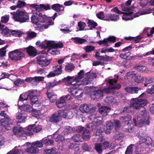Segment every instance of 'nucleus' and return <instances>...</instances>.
Here are the masks:
<instances>
[{
  "label": "nucleus",
  "mask_w": 154,
  "mask_h": 154,
  "mask_svg": "<svg viewBox=\"0 0 154 154\" xmlns=\"http://www.w3.org/2000/svg\"><path fill=\"white\" fill-rule=\"evenodd\" d=\"M142 113L137 116L136 118L133 119V121L135 125L138 124L140 126L143 125H148L150 123L149 120V115L144 108H142Z\"/></svg>",
  "instance_id": "f257e3e1"
},
{
  "label": "nucleus",
  "mask_w": 154,
  "mask_h": 154,
  "mask_svg": "<svg viewBox=\"0 0 154 154\" xmlns=\"http://www.w3.org/2000/svg\"><path fill=\"white\" fill-rule=\"evenodd\" d=\"M13 16V18L15 21L20 23H23L28 21L29 19L28 14L25 12L21 11L11 13Z\"/></svg>",
  "instance_id": "f03ea898"
},
{
  "label": "nucleus",
  "mask_w": 154,
  "mask_h": 154,
  "mask_svg": "<svg viewBox=\"0 0 154 154\" xmlns=\"http://www.w3.org/2000/svg\"><path fill=\"white\" fill-rule=\"evenodd\" d=\"M148 103V100L144 98H133L131 99L130 106L134 109H139V111L142 113V108H144Z\"/></svg>",
  "instance_id": "7ed1b4c3"
},
{
  "label": "nucleus",
  "mask_w": 154,
  "mask_h": 154,
  "mask_svg": "<svg viewBox=\"0 0 154 154\" xmlns=\"http://www.w3.org/2000/svg\"><path fill=\"white\" fill-rule=\"evenodd\" d=\"M35 11V12L32 16L31 18L32 23L38 25L40 23L46 22L48 19V17L45 15H42L40 11Z\"/></svg>",
  "instance_id": "20e7f679"
},
{
  "label": "nucleus",
  "mask_w": 154,
  "mask_h": 154,
  "mask_svg": "<svg viewBox=\"0 0 154 154\" xmlns=\"http://www.w3.org/2000/svg\"><path fill=\"white\" fill-rule=\"evenodd\" d=\"M13 131L14 134L17 137H21L23 140L26 138V136L31 135L32 134L31 132H26L22 127H16L14 128Z\"/></svg>",
  "instance_id": "39448f33"
},
{
  "label": "nucleus",
  "mask_w": 154,
  "mask_h": 154,
  "mask_svg": "<svg viewBox=\"0 0 154 154\" xmlns=\"http://www.w3.org/2000/svg\"><path fill=\"white\" fill-rule=\"evenodd\" d=\"M9 57L12 60H19L24 57L25 54L17 49L10 52L8 54Z\"/></svg>",
  "instance_id": "423d86ee"
},
{
  "label": "nucleus",
  "mask_w": 154,
  "mask_h": 154,
  "mask_svg": "<svg viewBox=\"0 0 154 154\" xmlns=\"http://www.w3.org/2000/svg\"><path fill=\"white\" fill-rule=\"evenodd\" d=\"M60 121L62 120V118H63L67 119H71L73 116V114L72 112L67 110H60L56 112Z\"/></svg>",
  "instance_id": "0eeeda50"
},
{
  "label": "nucleus",
  "mask_w": 154,
  "mask_h": 154,
  "mask_svg": "<svg viewBox=\"0 0 154 154\" xmlns=\"http://www.w3.org/2000/svg\"><path fill=\"white\" fill-rule=\"evenodd\" d=\"M96 109L95 107L91 105H88L84 103L81 105L79 107V109L83 113H92L94 112Z\"/></svg>",
  "instance_id": "6e6552de"
},
{
  "label": "nucleus",
  "mask_w": 154,
  "mask_h": 154,
  "mask_svg": "<svg viewBox=\"0 0 154 154\" xmlns=\"http://www.w3.org/2000/svg\"><path fill=\"white\" fill-rule=\"evenodd\" d=\"M37 62L42 67H45L50 63L51 61L48 60L43 55H40L36 57Z\"/></svg>",
  "instance_id": "1a4fd4ad"
},
{
  "label": "nucleus",
  "mask_w": 154,
  "mask_h": 154,
  "mask_svg": "<svg viewBox=\"0 0 154 154\" xmlns=\"http://www.w3.org/2000/svg\"><path fill=\"white\" fill-rule=\"evenodd\" d=\"M90 97L93 100H100L103 97V92L102 89L94 90L92 91L90 94Z\"/></svg>",
  "instance_id": "9d476101"
},
{
  "label": "nucleus",
  "mask_w": 154,
  "mask_h": 154,
  "mask_svg": "<svg viewBox=\"0 0 154 154\" xmlns=\"http://www.w3.org/2000/svg\"><path fill=\"white\" fill-rule=\"evenodd\" d=\"M44 77L43 76H35L34 77H27L25 80L26 82L30 83L32 86L37 85L39 82L44 80Z\"/></svg>",
  "instance_id": "9b49d317"
},
{
  "label": "nucleus",
  "mask_w": 154,
  "mask_h": 154,
  "mask_svg": "<svg viewBox=\"0 0 154 154\" xmlns=\"http://www.w3.org/2000/svg\"><path fill=\"white\" fill-rule=\"evenodd\" d=\"M29 6L31 8L35 9V11H43V10L47 11L51 9V6L48 4L46 5L41 4L39 5H38L36 3H35L30 4Z\"/></svg>",
  "instance_id": "f8f14e48"
},
{
  "label": "nucleus",
  "mask_w": 154,
  "mask_h": 154,
  "mask_svg": "<svg viewBox=\"0 0 154 154\" xmlns=\"http://www.w3.org/2000/svg\"><path fill=\"white\" fill-rule=\"evenodd\" d=\"M62 82L65 83V84L67 86L72 85L74 86L78 85L75 82V80H74L73 76L71 77L68 76L62 79Z\"/></svg>",
  "instance_id": "ddd939ff"
},
{
  "label": "nucleus",
  "mask_w": 154,
  "mask_h": 154,
  "mask_svg": "<svg viewBox=\"0 0 154 154\" xmlns=\"http://www.w3.org/2000/svg\"><path fill=\"white\" fill-rule=\"evenodd\" d=\"M153 141L152 139L149 137H142L140 140L137 142V144L141 145L142 143H144L148 147L149 146L152 145Z\"/></svg>",
  "instance_id": "4468645a"
},
{
  "label": "nucleus",
  "mask_w": 154,
  "mask_h": 154,
  "mask_svg": "<svg viewBox=\"0 0 154 154\" xmlns=\"http://www.w3.org/2000/svg\"><path fill=\"white\" fill-rule=\"evenodd\" d=\"M13 122L9 117L5 119H2L0 120V128L7 129V126L11 125Z\"/></svg>",
  "instance_id": "2eb2a0df"
},
{
  "label": "nucleus",
  "mask_w": 154,
  "mask_h": 154,
  "mask_svg": "<svg viewBox=\"0 0 154 154\" xmlns=\"http://www.w3.org/2000/svg\"><path fill=\"white\" fill-rule=\"evenodd\" d=\"M25 49L29 55L32 57H34L37 54L36 49L32 46H30L26 48Z\"/></svg>",
  "instance_id": "dca6fc26"
},
{
  "label": "nucleus",
  "mask_w": 154,
  "mask_h": 154,
  "mask_svg": "<svg viewBox=\"0 0 154 154\" xmlns=\"http://www.w3.org/2000/svg\"><path fill=\"white\" fill-rule=\"evenodd\" d=\"M51 8L56 11L58 12V13L59 15L63 14L64 10V7L63 5L59 4H53L51 6Z\"/></svg>",
  "instance_id": "f3484780"
},
{
  "label": "nucleus",
  "mask_w": 154,
  "mask_h": 154,
  "mask_svg": "<svg viewBox=\"0 0 154 154\" xmlns=\"http://www.w3.org/2000/svg\"><path fill=\"white\" fill-rule=\"evenodd\" d=\"M27 117L26 114L24 112L22 111L18 112L16 114V118L19 122H25V119Z\"/></svg>",
  "instance_id": "a211bd4d"
},
{
  "label": "nucleus",
  "mask_w": 154,
  "mask_h": 154,
  "mask_svg": "<svg viewBox=\"0 0 154 154\" xmlns=\"http://www.w3.org/2000/svg\"><path fill=\"white\" fill-rule=\"evenodd\" d=\"M119 17L118 14H109L108 15H105L104 20L108 21H117L119 19Z\"/></svg>",
  "instance_id": "6ab92c4d"
},
{
  "label": "nucleus",
  "mask_w": 154,
  "mask_h": 154,
  "mask_svg": "<svg viewBox=\"0 0 154 154\" xmlns=\"http://www.w3.org/2000/svg\"><path fill=\"white\" fill-rule=\"evenodd\" d=\"M111 110L110 107L107 106H103L100 108L99 109L100 113L103 116H105L108 115V113Z\"/></svg>",
  "instance_id": "aec40b11"
},
{
  "label": "nucleus",
  "mask_w": 154,
  "mask_h": 154,
  "mask_svg": "<svg viewBox=\"0 0 154 154\" xmlns=\"http://www.w3.org/2000/svg\"><path fill=\"white\" fill-rule=\"evenodd\" d=\"M102 121L101 120H97L96 122L92 121L91 122V130L94 131L98 128L102 123Z\"/></svg>",
  "instance_id": "412c9836"
},
{
  "label": "nucleus",
  "mask_w": 154,
  "mask_h": 154,
  "mask_svg": "<svg viewBox=\"0 0 154 154\" xmlns=\"http://www.w3.org/2000/svg\"><path fill=\"white\" fill-rule=\"evenodd\" d=\"M68 91L69 92L71 93V95L74 96H76V97H81L82 96L81 95L82 94V93L81 92L79 94V95H76V94L79 92H80V91L79 90H78L75 87H74V88H68Z\"/></svg>",
  "instance_id": "4be33fe9"
},
{
  "label": "nucleus",
  "mask_w": 154,
  "mask_h": 154,
  "mask_svg": "<svg viewBox=\"0 0 154 154\" xmlns=\"http://www.w3.org/2000/svg\"><path fill=\"white\" fill-rule=\"evenodd\" d=\"M141 90L140 88L136 87H130L128 86L125 89V91L131 94L137 93L138 91Z\"/></svg>",
  "instance_id": "5701e85b"
},
{
  "label": "nucleus",
  "mask_w": 154,
  "mask_h": 154,
  "mask_svg": "<svg viewBox=\"0 0 154 154\" xmlns=\"http://www.w3.org/2000/svg\"><path fill=\"white\" fill-rule=\"evenodd\" d=\"M57 113L55 112L49 117V121L50 122L57 123L61 121Z\"/></svg>",
  "instance_id": "b1692460"
},
{
  "label": "nucleus",
  "mask_w": 154,
  "mask_h": 154,
  "mask_svg": "<svg viewBox=\"0 0 154 154\" xmlns=\"http://www.w3.org/2000/svg\"><path fill=\"white\" fill-rule=\"evenodd\" d=\"M25 151L28 152L31 154H36L37 153L38 149L37 147L35 145H32V143L30 147L27 148L25 149Z\"/></svg>",
  "instance_id": "393cba45"
},
{
  "label": "nucleus",
  "mask_w": 154,
  "mask_h": 154,
  "mask_svg": "<svg viewBox=\"0 0 154 154\" xmlns=\"http://www.w3.org/2000/svg\"><path fill=\"white\" fill-rule=\"evenodd\" d=\"M71 39L76 44H82L87 42L86 39L79 37L72 38Z\"/></svg>",
  "instance_id": "a878e982"
},
{
  "label": "nucleus",
  "mask_w": 154,
  "mask_h": 154,
  "mask_svg": "<svg viewBox=\"0 0 154 154\" xmlns=\"http://www.w3.org/2000/svg\"><path fill=\"white\" fill-rule=\"evenodd\" d=\"M133 13V12L132 11H130L128 13L123 12V13L122 14H123L122 17V19L125 20L133 19V17L132 15Z\"/></svg>",
  "instance_id": "bb28decb"
},
{
  "label": "nucleus",
  "mask_w": 154,
  "mask_h": 154,
  "mask_svg": "<svg viewBox=\"0 0 154 154\" xmlns=\"http://www.w3.org/2000/svg\"><path fill=\"white\" fill-rule=\"evenodd\" d=\"M63 97H60L56 102V104L57 106L59 108H61L65 106L66 104L65 100L63 99Z\"/></svg>",
  "instance_id": "cd10ccee"
},
{
  "label": "nucleus",
  "mask_w": 154,
  "mask_h": 154,
  "mask_svg": "<svg viewBox=\"0 0 154 154\" xmlns=\"http://www.w3.org/2000/svg\"><path fill=\"white\" fill-rule=\"evenodd\" d=\"M113 128V124L112 122H109L106 124V129L105 132L106 134H109Z\"/></svg>",
  "instance_id": "c85d7f7f"
},
{
  "label": "nucleus",
  "mask_w": 154,
  "mask_h": 154,
  "mask_svg": "<svg viewBox=\"0 0 154 154\" xmlns=\"http://www.w3.org/2000/svg\"><path fill=\"white\" fill-rule=\"evenodd\" d=\"M84 72L83 70H81L78 72L77 75L74 78V80H75V82H76L77 84V82L79 81L80 80L84 78Z\"/></svg>",
  "instance_id": "c756f323"
},
{
  "label": "nucleus",
  "mask_w": 154,
  "mask_h": 154,
  "mask_svg": "<svg viewBox=\"0 0 154 154\" xmlns=\"http://www.w3.org/2000/svg\"><path fill=\"white\" fill-rule=\"evenodd\" d=\"M94 148L97 152L99 154L102 153L104 149L103 148L102 145L101 143H96L94 145Z\"/></svg>",
  "instance_id": "7c9ffc66"
},
{
  "label": "nucleus",
  "mask_w": 154,
  "mask_h": 154,
  "mask_svg": "<svg viewBox=\"0 0 154 154\" xmlns=\"http://www.w3.org/2000/svg\"><path fill=\"white\" fill-rule=\"evenodd\" d=\"M27 94L28 97L29 98H32L37 97L38 96L37 90L28 91Z\"/></svg>",
  "instance_id": "2f4dec72"
},
{
  "label": "nucleus",
  "mask_w": 154,
  "mask_h": 154,
  "mask_svg": "<svg viewBox=\"0 0 154 154\" xmlns=\"http://www.w3.org/2000/svg\"><path fill=\"white\" fill-rule=\"evenodd\" d=\"M10 31L11 29H9L7 26H5L0 33L3 36L8 37L11 35Z\"/></svg>",
  "instance_id": "473e14b6"
},
{
  "label": "nucleus",
  "mask_w": 154,
  "mask_h": 154,
  "mask_svg": "<svg viewBox=\"0 0 154 154\" xmlns=\"http://www.w3.org/2000/svg\"><path fill=\"white\" fill-rule=\"evenodd\" d=\"M88 26L90 27V30L95 28L97 26V24L93 20L88 19L87 22Z\"/></svg>",
  "instance_id": "72a5a7b5"
},
{
  "label": "nucleus",
  "mask_w": 154,
  "mask_h": 154,
  "mask_svg": "<svg viewBox=\"0 0 154 154\" xmlns=\"http://www.w3.org/2000/svg\"><path fill=\"white\" fill-rule=\"evenodd\" d=\"M90 133L89 130L87 129H85L82 134L83 138L86 140H87L90 138Z\"/></svg>",
  "instance_id": "f704fd0d"
},
{
  "label": "nucleus",
  "mask_w": 154,
  "mask_h": 154,
  "mask_svg": "<svg viewBox=\"0 0 154 154\" xmlns=\"http://www.w3.org/2000/svg\"><path fill=\"white\" fill-rule=\"evenodd\" d=\"M120 5L122 9V10L124 11H133V9L135 8V7L133 6H132L131 7H128V6L124 5V4H121Z\"/></svg>",
  "instance_id": "c9c22d12"
},
{
  "label": "nucleus",
  "mask_w": 154,
  "mask_h": 154,
  "mask_svg": "<svg viewBox=\"0 0 154 154\" xmlns=\"http://www.w3.org/2000/svg\"><path fill=\"white\" fill-rule=\"evenodd\" d=\"M105 101L107 103L112 104H115L116 102L115 99L112 96L107 97L105 99Z\"/></svg>",
  "instance_id": "e433bc0d"
},
{
  "label": "nucleus",
  "mask_w": 154,
  "mask_h": 154,
  "mask_svg": "<svg viewBox=\"0 0 154 154\" xmlns=\"http://www.w3.org/2000/svg\"><path fill=\"white\" fill-rule=\"evenodd\" d=\"M60 50H57L56 48H53L52 49H48L47 51V53L52 55H57L60 54Z\"/></svg>",
  "instance_id": "4c0bfd02"
},
{
  "label": "nucleus",
  "mask_w": 154,
  "mask_h": 154,
  "mask_svg": "<svg viewBox=\"0 0 154 154\" xmlns=\"http://www.w3.org/2000/svg\"><path fill=\"white\" fill-rule=\"evenodd\" d=\"M60 82H57L55 80L53 82H49L46 85L45 88H53L55 86L58 85Z\"/></svg>",
  "instance_id": "58836bf2"
},
{
  "label": "nucleus",
  "mask_w": 154,
  "mask_h": 154,
  "mask_svg": "<svg viewBox=\"0 0 154 154\" xmlns=\"http://www.w3.org/2000/svg\"><path fill=\"white\" fill-rule=\"evenodd\" d=\"M62 65H57L55 66L54 72L57 75L60 74L62 73Z\"/></svg>",
  "instance_id": "ea45409f"
},
{
  "label": "nucleus",
  "mask_w": 154,
  "mask_h": 154,
  "mask_svg": "<svg viewBox=\"0 0 154 154\" xmlns=\"http://www.w3.org/2000/svg\"><path fill=\"white\" fill-rule=\"evenodd\" d=\"M75 68V66L72 63H70L65 66V70L66 72H71Z\"/></svg>",
  "instance_id": "a19ab883"
},
{
  "label": "nucleus",
  "mask_w": 154,
  "mask_h": 154,
  "mask_svg": "<svg viewBox=\"0 0 154 154\" xmlns=\"http://www.w3.org/2000/svg\"><path fill=\"white\" fill-rule=\"evenodd\" d=\"M145 78L141 76V75H138L135 77L134 81L135 82L137 83H142L143 81L144 80Z\"/></svg>",
  "instance_id": "79ce46f5"
},
{
  "label": "nucleus",
  "mask_w": 154,
  "mask_h": 154,
  "mask_svg": "<svg viewBox=\"0 0 154 154\" xmlns=\"http://www.w3.org/2000/svg\"><path fill=\"white\" fill-rule=\"evenodd\" d=\"M124 137L123 134L121 132H117L113 136V137L116 140H119L122 139Z\"/></svg>",
  "instance_id": "37998d69"
},
{
  "label": "nucleus",
  "mask_w": 154,
  "mask_h": 154,
  "mask_svg": "<svg viewBox=\"0 0 154 154\" xmlns=\"http://www.w3.org/2000/svg\"><path fill=\"white\" fill-rule=\"evenodd\" d=\"M131 119V116L127 114L126 116H124L121 117V119L123 122L126 123L127 124L129 123V121Z\"/></svg>",
  "instance_id": "c03bdc74"
},
{
  "label": "nucleus",
  "mask_w": 154,
  "mask_h": 154,
  "mask_svg": "<svg viewBox=\"0 0 154 154\" xmlns=\"http://www.w3.org/2000/svg\"><path fill=\"white\" fill-rule=\"evenodd\" d=\"M135 69L140 72L145 71L146 70V67L144 66L141 65H135L134 66Z\"/></svg>",
  "instance_id": "a18cd8bd"
},
{
  "label": "nucleus",
  "mask_w": 154,
  "mask_h": 154,
  "mask_svg": "<svg viewBox=\"0 0 154 154\" xmlns=\"http://www.w3.org/2000/svg\"><path fill=\"white\" fill-rule=\"evenodd\" d=\"M8 45H6L5 47L0 49V57H5L6 55V50L8 47Z\"/></svg>",
  "instance_id": "49530a36"
},
{
  "label": "nucleus",
  "mask_w": 154,
  "mask_h": 154,
  "mask_svg": "<svg viewBox=\"0 0 154 154\" xmlns=\"http://www.w3.org/2000/svg\"><path fill=\"white\" fill-rule=\"evenodd\" d=\"M146 92L147 93L151 94H154V84L148 86Z\"/></svg>",
  "instance_id": "de8ad7c7"
},
{
  "label": "nucleus",
  "mask_w": 154,
  "mask_h": 154,
  "mask_svg": "<svg viewBox=\"0 0 154 154\" xmlns=\"http://www.w3.org/2000/svg\"><path fill=\"white\" fill-rule=\"evenodd\" d=\"M133 146H134V144H131L128 146L125 151V154H132Z\"/></svg>",
  "instance_id": "09e8293b"
},
{
  "label": "nucleus",
  "mask_w": 154,
  "mask_h": 154,
  "mask_svg": "<svg viewBox=\"0 0 154 154\" xmlns=\"http://www.w3.org/2000/svg\"><path fill=\"white\" fill-rule=\"evenodd\" d=\"M15 85L17 86L21 87L25 83L24 80L17 79L14 82Z\"/></svg>",
  "instance_id": "8fccbe9b"
},
{
  "label": "nucleus",
  "mask_w": 154,
  "mask_h": 154,
  "mask_svg": "<svg viewBox=\"0 0 154 154\" xmlns=\"http://www.w3.org/2000/svg\"><path fill=\"white\" fill-rule=\"evenodd\" d=\"M43 142L45 146H50L53 145L54 140L52 139H43Z\"/></svg>",
  "instance_id": "3c124183"
},
{
  "label": "nucleus",
  "mask_w": 154,
  "mask_h": 154,
  "mask_svg": "<svg viewBox=\"0 0 154 154\" xmlns=\"http://www.w3.org/2000/svg\"><path fill=\"white\" fill-rule=\"evenodd\" d=\"M10 34L13 35L15 36L16 37L18 36L19 37H21L22 33L21 32H19L16 30H13L11 29Z\"/></svg>",
  "instance_id": "603ef678"
},
{
  "label": "nucleus",
  "mask_w": 154,
  "mask_h": 154,
  "mask_svg": "<svg viewBox=\"0 0 154 154\" xmlns=\"http://www.w3.org/2000/svg\"><path fill=\"white\" fill-rule=\"evenodd\" d=\"M97 77V75L95 73H91L88 72L87 74L86 77L88 79H92L94 78H96Z\"/></svg>",
  "instance_id": "864d4df0"
},
{
  "label": "nucleus",
  "mask_w": 154,
  "mask_h": 154,
  "mask_svg": "<svg viewBox=\"0 0 154 154\" xmlns=\"http://www.w3.org/2000/svg\"><path fill=\"white\" fill-rule=\"evenodd\" d=\"M144 81L145 83L144 84L145 86H147L148 84H150L154 82V78L151 77L149 78H145L144 79Z\"/></svg>",
  "instance_id": "5fc2aeb1"
},
{
  "label": "nucleus",
  "mask_w": 154,
  "mask_h": 154,
  "mask_svg": "<svg viewBox=\"0 0 154 154\" xmlns=\"http://www.w3.org/2000/svg\"><path fill=\"white\" fill-rule=\"evenodd\" d=\"M22 108L23 110L26 112H31L32 111V108L31 106L28 104H24L22 106Z\"/></svg>",
  "instance_id": "6e6d98bb"
},
{
  "label": "nucleus",
  "mask_w": 154,
  "mask_h": 154,
  "mask_svg": "<svg viewBox=\"0 0 154 154\" xmlns=\"http://www.w3.org/2000/svg\"><path fill=\"white\" fill-rule=\"evenodd\" d=\"M9 15L5 14L1 17V21L2 23H5L8 21L9 19Z\"/></svg>",
  "instance_id": "4d7b16f0"
},
{
  "label": "nucleus",
  "mask_w": 154,
  "mask_h": 154,
  "mask_svg": "<svg viewBox=\"0 0 154 154\" xmlns=\"http://www.w3.org/2000/svg\"><path fill=\"white\" fill-rule=\"evenodd\" d=\"M44 143L43 142V139L40 141H37L35 142L32 143V145H35L38 148H41L43 146Z\"/></svg>",
  "instance_id": "13d9d810"
},
{
  "label": "nucleus",
  "mask_w": 154,
  "mask_h": 154,
  "mask_svg": "<svg viewBox=\"0 0 154 154\" xmlns=\"http://www.w3.org/2000/svg\"><path fill=\"white\" fill-rule=\"evenodd\" d=\"M84 49L86 53H89L94 50L95 47L94 46L90 45L85 46Z\"/></svg>",
  "instance_id": "bf43d9fd"
},
{
  "label": "nucleus",
  "mask_w": 154,
  "mask_h": 154,
  "mask_svg": "<svg viewBox=\"0 0 154 154\" xmlns=\"http://www.w3.org/2000/svg\"><path fill=\"white\" fill-rule=\"evenodd\" d=\"M78 27H79V30L80 31L84 30L85 27L86 26V24L85 23L81 21L78 23Z\"/></svg>",
  "instance_id": "052dcab7"
},
{
  "label": "nucleus",
  "mask_w": 154,
  "mask_h": 154,
  "mask_svg": "<svg viewBox=\"0 0 154 154\" xmlns=\"http://www.w3.org/2000/svg\"><path fill=\"white\" fill-rule=\"evenodd\" d=\"M55 140L56 142L60 143L64 142L65 141V138L62 135L59 134L56 138Z\"/></svg>",
  "instance_id": "680f3d73"
},
{
  "label": "nucleus",
  "mask_w": 154,
  "mask_h": 154,
  "mask_svg": "<svg viewBox=\"0 0 154 154\" xmlns=\"http://www.w3.org/2000/svg\"><path fill=\"white\" fill-rule=\"evenodd\" d=\"M26 33L27 35V36L26 38V40L28 39V38H33L36 37L37 35L36 33L34 32H27Z\"/></svg>",
  "instance_id": "e2e57ef3"
},
{
  "label": "nucleus",
  "mask_w": 154,
  "mask_h": 154,
  "mask_svg": "<svg viewBox=\"0 0 154 154\" xmlns=\"http://www.w3.org/2000/svg\"><path fill=\"white\" fill-rule=\"evenodd\" d=\"M56 148L54 147L50 149H47L45 150L44 153H46L48 154H56Z\"/></svg>",
  "instance_id": "0e129e2a"
},
{
  "label": "nucleus",
  "mask_w": 154,
  "mask_h": 154,
  "mask_svg": "<svg viewBox=\"0 0 154 154\" xmlns=\"http://www.w3.org/2000/svg\"><path fill=\"white\" fill-rule=\"evenodd\" d=\"M114 124L115 129L116 130L119 129L121 127V124L120 121L117 119L114 120Z\"/></svg>",
  "instance_id": "69168bd1"
},
{
  "label": "nucleus",
  "mask_w": 154,
  "mask_h": 154,
  "mask_svg": "<svg viewBox=\"0 0 154 154\" xmlns=\"http://www.w3.org/2000/svg\"><path fill=\"white\" fill-rule=\"evenodd\" d=\"M28 98L27 94H21L20 96L19 102L20 101H23L24 100H27Z\"/></svg>",
  "instance_id": "338daca9"
},
{
  "label": "nucleus",
  "mask_w": 154,
  "mask_h": 154,
  "mask_svg": "<svg viewBox=\"0 0 154 154\" xmlns=\"http://www.w3.org/2000/svg\"><path fill=\"white\" fill-rule=\"evenodd\" d=\"M107 82L110 86H113L114 85L116 84L118 80L115 79H109L107 80Z\"/></svg>",
  "instance_id": "774afa93"
}]
</instances>
